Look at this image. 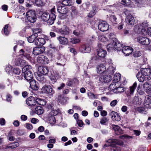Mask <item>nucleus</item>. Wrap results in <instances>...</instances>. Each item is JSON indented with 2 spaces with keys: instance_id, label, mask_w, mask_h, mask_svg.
Returning <instances> with one entry per match:
<instances>
[{
  "instance_id": "62",
  "label": "nucleus",
  "mask_w": 151,
  "mask_h": 151,
  "mask_svg": "<svg viewBox=\"0 0 151 151\" xmlns=\"http://www.w3.org/2000/svg\"><path fill=\"white\" fill-rule=\"evenodd\" d=\"M26 127L28 129H31L33 128L32 125L29 123L26 124Z\"/></svg>"
},
{
  "instance_id": "34",
  "label": "nucleus",
  "mask_w": 151,
  "mask_h": 151,
  "mask_svg": "<svg viewBox=\"0 0 151 151\" xmlns=\"http://www.w3.org/2000/svg\"><path fill=\"white\" fill-rule=\"evenodd\" d=\"M58 76V75L57 73L55 74L53 73V74H52L50 76V79L52 82V83H53L56 82Z\"/></svg>"
},
{
  "instance_id": "14",
  "label": "nucleus",
  "mask_w": 151,
  "mask_h": 151,
  "mask_svg": "<svg viewBox=\"0 0 151 151\" xmlns=\"http://www.w3.org/2000/svg\"><path fill=\"white\" fill-rule=\"evenodd\" d=\"M58 32L65 36V35H68L70 33V30L66 26L64 25L59 29Z\"/></svg>"
},
{
  "instance_id": "32",
  "label": "nucleus",
  "mask_w": 151,
  "mask_h": 151,
  "mask_svg": "<svg viewBox=\"0 0 151 151\" xmlns=\"http://www.w3.org/2000/svg\"><path fill=\"white\" fill-rule=\"evenodd\" d=\"M37 79L39 81L41 82L43 84L45 82L46 79L44 78L43 75H38L36 77Z\"/></svg>"
},
{
  "instance_id": "45",
  "label": "nucleus",
  "mask_w": 151,
  "mask_h": 151,
  "mask_svg": "<svg viewBox=\"0 0 151 151\" xmlns=\"http://www.w3.org/2000/svg\"><path fill=\"white\" fill-rule=\"evenodd\" d=\"M110 19L111 22L114 24H116L117 22V18L114 15L111 16Z\"/></svg>"
},
{
  "instance_id": "33",
  "label": "nucleus",
  "mask_w": 151,
  "mask_h": 151,
  "mask_svg": "<svg viewBox=\"0 0 151 151\" xmlns=\"http://www.w3.org/2000/svg\"><path fill=\"white\" fill-rule=\"evenodd\" d=\"M19 143L18 142H15L9 144L7 146V148L14 149L19 146Z\"/></svg>"
},
{
  "instance_id": "10",
  "label": "nucleus",
  "mask_w": 151,
  "mask_h": 151,
  "mask_svg": "<svg viewBox=\"0 0 151 151\" xmlns=\"http://www.w3.org/2000/svg\"><path fill=\"white\" fill-rule=\"evenodd\" d=\"M98 28L101 31L104 32L109 29V26L106 22L105 21H103L99 24Z\"/></svg>"
},
{
  "instance_id": "15",
  "label": "nucleus",
  "mask_w": 151,
  "mask_h": 151,
  "mask_svg": "<svg viewBox=\"0 0 151 151\" xmlns=\"http://www.w3.org/2000/svg\"><path fill=\"white\" fill-rule=\"evenodd\" d=\"M38 70L40 73L43 75H47L49 72V69L48 67L45 66H41L38 68Z\"/></svg>"
},
{
  "instance_id": "30",
  "label": "nucleus",
  "mask_w": 151,
  "mask_h": 151,
  "mask_svg": "<svg viewBox=\"0 0 151 151\" xmlns=\"http://www.w3.org/2000/svg\"><path fill=\"white\" fill-rule=\"evenodd\" d=\"M106 69L105 66L104 65H100L97 67V72L99 74L104 72Z\"/></svg>"
},
{
  "instance_id": "36",
  "label": "nucleus",
  "mask_w": 151,
  "mask_h": 151,
  "mask_svg": "<svg viewBox=\"0 0 151 151\" xmlns=\"http://www.w3.org/2000/svg\"><path fill=\"white\" fill-rule=\"evenodd\" d=\"M92 10L90 11L89 13L88 14V17L89 18L92 17L96 14V10L94 7H93L92 8Z\"/></svg>"
},
{
  "instance_id": "8",
  "label": "nucleus",
  "mask_w": 151,
  "mask_h": 151,
  "mask_svg": "<svg viewBox=\"0 0 151 151\" xmlns=\"http://www.w3.org/2000/svg\"><path fill=\"white\" fill-rule=\"evenodd\" d=\"M42 90L43 93L47 94L50 93L53 94L55 93V91L52 86L49 85H45L42 87Z\"/></svg>"
},
{
  "instance_id": "43",
  "label": "nucleus",
  "mask_w": 151,
  "mask_h": 151,
  "mask_svg": "<svg viewBox=\"0 0 151 151\" xmlns=\"http://www.w3.org/2000/svg\"><path fill=\"white\" fill-rule=\"evenodd\" d=\"M71 9L72 10V12L71 13V15L73 17H74L77 14V13L76 8L74 6H72L71 7Z\"/></svg>"
},
{
  "instance_id": "29",
  "label": "nucleus",
  "mask_w": 151,
  "mask_h": 151,
  "mask_svg": "<svg viewBox=\"0 0 151 151\" xmlns=\"http://www.w3.org/2000/svg\"><path fill=\"white\" fill-rule=\"evenodd\" d=\"M46 1L47 0H36L35 4L39 7L45 5Z\"/></svg>"
},
{
  "instance_id": "5",
  "label": "nucleus",
  "mask_w": 151,
  "mask_h": 151,
  "mask_svg": "<svg viewBox=\"0 0 151 151\" xmlns=\"http://www.w3.org/2000/svg\"><path fill=\"white\" fill-rule=\"evenodd\" d=\"M39 101H42V99L37 98L35 100V98L31 96L28 98L26 100V104L29 106H36L37 103V104L43 105V104L38 102Z\"/></svg>"
},
{
  "instance_id": "59",
  "label": "nucleus",
  "mask_w": 151,
  "mask_h": 151,
  "mask_svg": "<svg viewBox=\"0 0 151 151\" xmlns=\"http://www.w3.org/2000/svg\"><path fill=\"white\" fill-rule=\"evenodd\" d=\"M29 84L31 88L33 87V86L36 83V81L35 80H32L30 81Z\"/></svg>"
},
{
  "instance_id": "64",
  "label": "nucleus",
  "mask_w": 151,
  "mask_h": 151,
  "mask_svg": "<svg viewBox=\"0 0 151 151\" xmlns=\"http://www.w3.org/2000/svg\"><path fill=\"white\" fill-rule=\"evenodd\" d=\"M88 95L90 98L91 99H94L95 98V95L92 93H89V94H88Z\"/></svg>"
},
{
  "instance_id": "27",
  "label": "nucleus",
  "mask_w": 151,
  "mask_h": 151,
  "mask_svg": "<svg viewBox=\"0 0 151 151\" xmlns=\"http://www.w3.org/2000/svg\"><path fill=\"white\" fill-rule=\"evenodd\" d=\"M143 88L144 90L147 93H151V85L148 83L145 82L143 84Z\"/></svg>"
},
{
  "instance_id": "26",
  "label": "nucleus",
  "mask_w": 151,
  "mask_h": 151,
  "mask_svg": "<svg viewBox=\"0 0 151 151\" xmlns=\"http://www.w3.org/2000/svg\"><path fill=\"white\" fill-rule=\"evenodd\" d=\"M97 54L98 56L100 58H104L106 54V51L102 49H99L97 50Z\"/></svg>"
},
{
  "instance_id": "47",
  "label": "nucleus",
  "mask_w": 151,
  "mask_h": 151,
  "mask_svg": "<svg viewBox=\"0 0 151 151\" xmlns=\"http://www.w3.org/2000/svg\"><path fill=\"white\" fill-rule=\"evenodd\" d=\"M92 58L94 60V62L96 63L97 62H99L100 60V57L98 56L93 55L92 56Z\"/></svg>"
},
{
  "instance_id": "50",
  "label": "nucleus",
  "mask_w": 151,
  "mask_h": 151,
  "mask_svg": "<svg viewBox=\"0 0 151 151\" xmlns=\"http://www.w3.org/2000/svg\"><path fill=\"white\" fill-rule=\"evenodd\" d=\"M13 72L16 75H19L21 73V70L19 68H14L13 69Z\"/></svg>"
},
{
  "instance_id": "37",
  "label": "nucleus",
  "mask_w": 151,
  "mask_h": 151,
  "mask_svg": "<svg viewBox=\"0 0 151 151\" xmlns=\"http://www.w3.org/2000/svg\"><path fill=\"white\" fill-rule=\"evenodd\" d=\"M132 101L134 104L136 105H139L141 104V102L139 100V98L136 96L134 97Z\"/></svg>"
},
{
  "instance_id": "24",
  "label": "nucleus",
  "mask_w": 151,
  "mask_h": 151,
  "mask_svg": "<svg viewBox=\"0 0 151 151\" xmlns=\"http://www.w3.org/2000/svg\"><path fill=\"white\" fill-rule=\"evenodd\" d=\"M58 59L60 63H57L58 65H60L62 66L65 65V62L66 61V59L65 57L63 55H60L58 57Z\"/></svg>"
},
{
  "instance_id": "38",
  "label": "nucleus",
  "mask_w": 151,
  "mask_h": 151,
  "mask_svg": "<svg viewBox=\"0 0 151 151\" xmlns=\"http://www.w3.org/2000/svg\"><path fill=\"white\" fill-rule=\"evenodd\" d=\"M109 120V119L106 117H103L101 118L100 123L101 124L106 125V123L108 122Z\"/></svg>"
},
{
  "instance_id": "40",
  "label": "nucleus",
  "mask_w": 151,
  "mask_h": 151,
  "mask_svg": "<svg viewBox=\"0 0 151 151\" xmlns=\"http://www.w3.org/2000/svg\"><path fill=\"white\" fill-rule=\"evenodd\" d=\"M4 34L8 35L9 33V27L8 24L5 25L4 28Z\"/></svg>"
},
{
  "instance_id": "11",
  "label": "nucleus",
  "mask_w": 151,
  "mask_h": 151,
  "mask_svg": "<svg viewBox=\"0 0 151 151\" xmlns=\"http://www.w3.org/2000/svg\"><path fill=\"white\" fill-rule=\"evenodd\" d=\"M122 52L125 56H128L133 52V49L130 47L125 46L122 48Z\"/></svg>"
},
{
  "instance_id": "20",
  "label": "nucleus",
  "mask_w": 151,
  "mask_h": 151,
  "mask_svg": "<svg viewBox=\"0 0 151 151\" xmlns=\"http://www.w3.org/2000/svg\"><path fill=\"white\" fill-rule=\"evenodd\" d=\"M80 51L83 53H88L91 51V48L88 45H83L81 46L79 49Z\"/></svg>"
},
{
  "instance_id": "17",
  "label": "nucleus",
  "mask_w": 151,
  "mask_h": 151,
  "mask_svg": "<svg viewBox=\"0 0 151 151\" xmlns=\"http://www.w3.org/2000/svg\"><path fill=\"white\" fill-rule=\"evenodd\" d=\"M144 105L145 108L147 109L151 108V96H147L145 97Z\"/></svg>"
},
{
  "instance_id": "60",
  "label": "nucleus",
  "mask_w": 151,
  "mask_h": 151,
  "mask_svg": "<svg viewBox=\"0 0 151 151\" xmlns=\"http://www.w3.org/2000/svg\"><path fill=\"white\" fill-rule=\"evenodd\" d=\"M77 123L78 125L80 127H82L83 125V123L82 121L81 120H78Z\"/></svg>"
},
{
  "instance_id": "16",
  "label": "nucleus",
  "mask_w": 151,
  "mask_h": 151,
  "mask_svg": "<svg viewBox=\"0 0 151 151\" xmlns=\"http://www.w3.org/2000/svg\"><path fill=\"white\" fill-rule=\"evenodd\" d=\"M37 62L41 64H46L49 62V60L47 57L44 55L39 56L37 59Z\"/></svg>"
},
{
  "instance_id": "13",
  "label": "nucleus",
  "mask_w": 151,
  "mask_h": 151,
  "mask_svg": "<svg viewBox=\"0 0 151 151\" xmlns=\"http://www.w3.org/2000/svg\"><path fill=\"white\" fill-rule=\"evenodd\" d=\"M45 50L44 47L40 46L35 47L33 50V53L35 55H37L44 52Z\"/></svg>"
},
{
  "instance_id": "55",
  "label": "nucleus",
  "mask_w": 151,
  "mask_h": 151,
  "mask_svg": "<svg viewBox=\"0 0 151 151\" xmlns=\"http://www.w3.org/2000/svg\"><path fill=\"white\" fill-rule=\"evenodd\" d=\"M140 25L142 27H148V22L147 21H145L140 24Z\"/></svg>"
},
{
  "instance_id": "53",
  "label": "nucleus",
  "mask_w": 151,
  "mask_h": 151,
  "mask_svg": "<svg viewBox=\"0 0 151 151\" xmlns=\"http://www.w3.org/2000/svg\"><path fill=\"white\" fill-rule=\"evenodd\" d=\"M34 36H33L32 35L29 37L27 38L28 42L30 43L33 42L34 40H35L34 38Z\"/></svg>"
},
{
  "instance_id": "48",
  "label": "nucleus",
  "mask_w": 151,
  "mask_h": 151,
  "mask_svg": "<svg viewBox=\"0 0 151 151\" xmlns=\"http://www.w3.org/2000/svg\"><path fill=\"white\" fill-rule=\"evenodd\" d=\"M123 89H124V88H123L122 87H116V89L114 90V92L115 93L121 92L122 91H124L123 90Z\"/></svg>"
},
{
  "instance_id": "54",
  "label": "nucleus",
  "mask_w": 151,
  "mask_h": 151,
  "mask_svg": "<svg viewBox=\"0 0 151 151\" xmlns=\"http://www.w3.org/2000/svg\"><path fill=\"white\" fill-rule=\"evenodd\" d=\"M58 113V111L57 110H52L50 112V115L55 116L57 115Z\"/></svg>"
},
{
  "instance_id": "18",
  "label": "nucleus",
  "mask_w": 151,
  "mask_h": 151,
  "mask_svg": "<svg viewBox=\"0 0 151 151\" xmlns=\"http://www.w3.org/2000/svg\"><path fill=\"white\" fill-rule=\"evenodd\" d=\"M111 80V76L109 75H102L99 78V80L102 83L109 82Z\"/></svg>"
},
{
  "instance_id": "4",
  "label": "nucleus",
  "mask_w": 151,
  "mask_h": 151,
  "mask_svg": "<svg viewBox=\"0 0 151 151\" xmlns=\"http://www.w3.org/2000/svg\"><path fill=\"white\" fill-rule=\"evenodd\" d=\"M27 66H24L22 69V71L24 72L23 76L25 79L28 81H30L33 78V73L31 69H27Z\"/></svg>"
},
{
  "instance_id": "61",
  "label": "nucleus",
  "mask_w": 151,
  "mask_h": 151,
  "mask_svg": "<svg viewBox=\"0 0 151 151\" xmlns=\"http://www.w3.org/2000/svg\"><path fill=\"white\" fill-rule=\"evenodd\" d=\"M32 89L37 90L38 89L37 83H36L33 86V87L31 88Z\"/></svg>"
},
{
  "instance_id": "58",
  "label": "nucleus",
  "mask_w": 151,
  "mask_h": 151,
  "mask_svg": "<svg viewBox=\"0 0 151 151\" xmlns=\"http://www.w3.org/2000/svg\"><path fill=\"white\" fill-rule=\"evenodd\" d=\"M117 101L116 100H114L112 101L110 103V105L112 106H114L117 104Z\"/></svg>"
},
{
  "instance_id": "49",
  "label": "nucleus",
  "mask_w": 151,
  "mask_h": 151,
  "mask_svg": "<svg viewBox=\"0 0 151 151\" xmlns=\"http://www.w3.org/2000/svg\"><path fill=\"white\" fill-rule=\"evenodd\" d=\"M80 40L79 39L71 38L70 39V42L72 44H76L80 42Z\"/></svg>"
},
{
  "instance_id": "63",
  "label": "nucleus",
  "mask_w": 151,
  "mask_h": 151,
  "mask_svg": "<svg viewBox=\"0 0 151 151\" xmlns=\"http://www.w3.org/2000/svg\"><path fill=\"white\" fill-rule=\"evenodd\" d=\"M5 124V120L4 118L0 119V124L1 125H4Z\"/></svg>"
},
{
  "instance_id": "28",
  "label": "nucleus",
  "mask_w": 151,
  "mask_h": 151,
  "mask_svg": "<svg viewBox=\"0 0 151 151\" xmlns=\"http://www.w3.org/2000/svg\"><path fill=\"white\" fill-rule=\"evenodd\" d=\"M113 128L115 131L116 134L118 135L123 133V131L121 128L117 125H113Z\"/></svg>"
},
{
  "instance_id": "41",
  "label": "nucleus",
  "mask_w": 151,
  "mask_h": 151,
  "mask_svg": "<svg viewBox=\"0 0 151 151\" xmlns=\"http://www.w3.org/2000/svg\"><path fill=\"white\" fill-rule=\"evenodd\" d=\"M121 3L123 5L129 6L131 3L130 0H121Z\"/></svg>"
},
{
  "instance_id": "9",
  "label": "nucleus",
  "mask_w": 151,
  "mask_h": 151,
  "mask_svg": "<svg viewBox=\"0 0 151 151\" xmlns=\"http://www.w3.org/2000/svg\"><path fill=\"white\" fill-rule=\"evenodd\" d=\"M109 142L110 143V144H108V145L105 144L104 146V147H108V146H110L113 147H116V145H123V143L122 142H119L117 140L114 139H112L109 140Z\"/></svg>"
},
{
  "instance_id": "1",
  "label": "nucleus",
  "mask_w": 151,
  "mask_h": 151,
  "mask_svg": "<svg viewBox=\"0 0 151 151\" xmlns=\"http://www.w3.org/2000/svg\"><path fill=\"white\" fill-rule=\"evenodd\" d=\"M55 8H53L51 9V13L50 14L47 12L43 13L41 16L42 19L45 22H47L48 24L51 25L54 23L56 18L55 14Z\"/></svg>"
},
{
  "instance_id": "42",
  "label": "nucleus",
  "mask_w": 151,
  "mask_h": 151,
  "mask_svg": "<svg viewBox=\"0 0 151 151\" xmlns=\"http://www.w3.org/2000/svg\"><path fill=\"white\" fill-rule=\"evenodd\" d=\"M137 111L140 113L146 114L147 111L143 107H139L137 108Z\"/></svg>"
},
{
  "instance_id": "7",
  "label": "nucleus",
  "mask_w": 151,
  "mask_h": 151,
  "mask_svg": "<svg viewBox=\"0 0 151 151\" xmlns=\"http://www.w3.org/2000/svg\"><path fill=\"white\" fill-rule=\"evenodd\" d=\"M26 16L27 19L31 22L34 23L36 20V16L35 11L31 10L26 13Z\"/></svg>"
},
{
  "instance_id": "35",
  "label": "nucleus",
  "mask_w": 151,
  "mask_h": 151,
  "mask_svg": "<svg viewBox=\"0 0 151 151\" xmlns=\"http://www.w3.org/2000/svg\"><path fill=\"white\" fill-rule=\"evenodd\" d=\"M62 4L64 5L70 6L73 5V3L71 0H64L62 1Z\"/></svg>"
},
{
  "instance_id": "46",
  "label": "nucleus",
  "mask_w": 151,
  "mask_h": 151,
  "mask_svg": "<svg viewBox=\"0 0 151 151\" xmlns=\"http://www.w3.org/2000/svg\"><path fill=\"white\" fill-rule=\"evenodd\" d=\"M144 3V1L141 0H136L135 1V4L138 7H141V5L143 4Z\"/></svg>"
},
{
  "instance_id": "39",
  "label": "nucleus",
  "mask_w": 151,
  "mask_h": 151,
  "mask_svg": "<svg viewBox=\"0 0 151 151\" xmlns=\"http://www.w3.org/2000/svg\"><path fill=\"white\" fill-rule=\"evenodd\" d=\"M24 63V60H22L21 59H18L16 60L15 62V64L17 65H21L23 66L24 64L23 63Z\"/></svg>"
},
{
  "instance_id": "19",
  "label": "nucleus",
  "mask_w": 151,
  "mask_h": 151,
  "mask_svg": "<svg viewBox=\"0 0 151 151\" xmlns=\"http://www.w3.org/2000/svg\"><path fill=\"white\" fill-rule=\"evenodd\" d=\"M138 40L139 43L143 45H148L150 43V40L145 37H140L138 38Z\"/></svg>"
},
{
  "instance_id": "2",
  "label": "nucleus",
  "mask_w": 151,
  "mask_h": 151,
  "mask_svg": "<svg viewBox=\"0 0 151 151\" xmlns=\"http://www.w3.org/2000/svg\"><path fill=\"white\" fill-rule=\"evenodd\" d=\"M141 73L138 72L137 77L139 81L141 82H143L145 80L148 79L150 80L151 79V77H146L148 76L151 73V69L147 68H142L140 69Z\"/></svg>"
},
{
  "instance_id": "31",
  "label": "nucleus",
  "mask_w": 151,
  "mask_h": 151,
  "mask_svg": "<svg viewBox=\"0 0 151 151\" xmlns=\"http://www.w3.org/2000/svg\"><path fill=\"white\" fill-rule=\"evenodd\" d=\"M35 109V113L38 115H40L43 113V108L40 106H37Z\"/></svg>"
},
{
  "instance_id": "51",
  "label": "nucleus",
  "mask_w": 151,
  "mask_h": 151,
  "mask_svg": "<svg viewBox=\"0 0 151 151\" xmlns=\"http://www.w3.org/2000/svg\"><path fill=\"white\" fill-rule=\"evenodd\" d=\"M116 84L114 82L112 83L109 86V88L111 90H114L116 89Z\"/></svg>"
},
{
  "instance_id": "57",
  "label": "nucleus",
  "mask_w": 151,
  "mask_h": 151,
  "mask_svg": "<svg viewBox=\"0 0 151 151\" xmlns=\"http://www.w3.org/2000/svg\"><path fill=\"white\" fill-rule=\"evenodd\" d=\"M49 120L50 121V122L51 123H55L56 122L55 118L54 116H51L50 117Z\"/></svg>"
},
{
  "instance_id": "56",
  "label": "nucleus",
  "mask_w": 151,
  "mask_h": 151,
  "mask_svg": "<svg viewBox=\"0 0 151 151\" xmlns=\"http://www.w3.org/2000/svg\"><path fill=\"white\" fill-rule=\"evenodd\" d=\"M141 33L144 35H147L148 34L147 32V29L146 30L145 28H142L141 30Z\"/></svg>"
},
{
  "instance_id": "22",
  "label": "nucleus",
  "mask_w": 151,
  "mask_h": 151,
  "mask_svg": "<svg viewBox=\"0 0 151 151\" xmlns=\"http://www.w3.org/2000/svg\"><path fill=\"white\" fill-rule=\"evenodd\" d=\"M57 11L60 14H65L68 10L65 6H59L57 7Z\"/></svg>"
},
{
  "instance_id": "21",
  "label": "nucleus",
  "mask_w": 151,
  "mask_h": 151,
  "mask_svg": "<svg viewBox=\"0 0 151 151\" xmlns=\"http://www.w3.org/2000/svg\"><path fill=\"white\" fill-rule=\"evenodd\" d=\"M45 40L43 38L38 37L36 39L35 41V45L42 46L45 43Z\"/></svg>"
},
{
  "instance_id": "52",
  "label": "nucleus",
  "mask_w": 151,
  "mask_h": 151,
  "mask_svg": "<svg viewBox=\"0 0 151 151\" xmlns=\"http://www.w3.org/2000/svg\"><path fill=\"white\" fill-rule=\"evenodd\" d=\"M141 54V52L139 51H136L133 53V56L135 57H139Z\"/></svg>"
},
{
  "instance_id": "25",
  "label": "nucleus",
  "mask_w": 151,
  "mask_h": 151,
  "mask_svg": "<svg viewBox=\"0 0 151 151\" xmlns=\"http://www.w3.org/2000/svg\"><path fill=\"white\" fill-rule=\"evenodd\" d=\"M60 44L65 45L67 44L68 42L67 38L63 37L60 36L57 38Z\"/></svg>"
},
{
  "instance_id": "12",
  "label": "nucleus",
  "mask_w": 151,
  "mask_h": 151,
  "mask_svg": "<svg viewBox=\"0 0 151 151\" xmlns=\"http://www.w3.org/2000/svg\"><path fill=\"white\" fill-rule=\"evenodd\" d=\"M137 86V83L135 82L133 85L129 87V88L126 91L125 93L127 96H129L132 95L135 89Z\"/></svg>"
},
{
  "instance_id": "3",
  "label": "nucleus",
  "mask_w": 151,
  "mask_h": 151,
  "mask_svg": "<svg viewBox=\"0 0 151 151\" xmlns=\"http://www.w3.org/2000/svg\"><path fill=\"white\" fill-rule=\"evenodd\" d=\"M113 42L112 45L109 44L107 46V50L109 51L116 49L118 51H120L122 49V44L120 42L118 41L117 40L114 38L113 40Z\"/></svg>"
},
{
  "instance_id": "44",
  "label": "nucleus",
  "mask_w": 151,
  "mask_h": 151,
  "mask_svg": "<svg viewBox=\"0 0 151 151\" xmlns=\"http://www.w3.org/2000/svg\"><path fill=\"white\" fill-rule=\"evenodd\" d=\"M57 99L59 102L60 103H64L65 102L64 101V99L63 95L61 94H59L58 96Z\"/></svg>"
},
{
  "instance_id": "23",
  "label": "nucleus",
  "mask_w": 151,
  "mask_h": 151,
  "mask_svg": "<svg viewBox=\"0 0 151 151\" xmlns=\"http://www.w3.org/2000/svg\"><path fill=\"white\" fill-rule=\"evenodd\" d=\"M111 116L113 120L117 121H119L120 120V117L117 112L112 111L111 113Z\"/></svg>"
},
{
  "instance_id": "6",
  "label": "nucleus",
  "mask_w": 151,
  "mask_h": 151,
  "mask_svg": "<svg viewBox=\"0 0 151 151\" xmlns=\"http://www.w3.org/2000/svg\"><path fill=\"white\" fill-rule=\"evenodd\" d=\"M124 13L126 16L125 19L126 22L129 25H133L134 22V17L129 12L127 9H126L124 12Z\"/></svg>"
}]
</instances>
